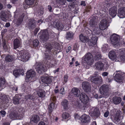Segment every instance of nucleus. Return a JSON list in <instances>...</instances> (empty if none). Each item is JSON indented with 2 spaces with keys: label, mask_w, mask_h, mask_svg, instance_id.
I'll return each instance as SVG.
<instances>
[{
  "label": "nucleus",
  "mask_w": 125,
  "mask_h": 125,
  "mask_svg": "<svg viewBox=\"0 0 125 125\" xmlns=\"http://www.w3.org/2000/svg\"><path fill=\"white\" fill-rule=\"evenodd\" d=\"M109 86L106 84H104L101 86L99 89V91L101 95L99 96V98H106L109 96L110 92Z\"/></svg>",
  "instance_id": "1"
},
{
  "label": "nucleus",
  "mask_w": 125,
  "mask_h": 125,
  "mask_svg": "<svg viewBox=\"0 0 125 125\" xmlns=\"http://www.w3.org/2000/svg\"><path fill=\"white\" fill-rule=\"evenodd\" d=\"M103 8L105 9H108V7H110L109 10V13L112 17H114L117 14V8L115 6H113L110 3H108L105 2L103 3Z\"/></svg>",
  "instance_id": "2"
},
{
  "label": "nucleus",
  "mask_w": 125,
  "mask_h": 125,
  "mask_svg": "<svg viewBox=\"0 0 125 125\" xmlns=\"http://www.w3.org/2000/svg\"><path fill=\"white\" fill-rule=\"evenodd\" d=\"M82 60L83 62L91 65L94 61L93 56L90 53L88 52L83 57Z\"/></svg>",
  "instance_id": "3"
},
{
  "label": "nucleus",
  "mask_w": 125,
  "mask_h": 125,
  "mask_svg": "<svg viewBox=\"0 0 125 125\" xmlns=\"http://www.w3.org/2000/svg\"><path fill=\"white\" fill-rule=\"evenodd\" d=\"M73 104L76 108L83 111L85 110L88 106V105L79 101H75Z\"/></svg>",
  "instance_id": "4"
},
{
  "label": "nucleus",
  "mask_w": 125,
  "mask_h": 125,
  "mask_svg": "<svg viewBox=\"0 0 125 125\" xmlns=\"http://www.w3.org/2000/svg\"><path fill=\"white\" fill-rule=\"evenodd\" d=\"M39 36L41 41L43 42L47 41L49 38V35L47 30L41 31L38 34Z\"/></svg>",
  "instance_id": "5"
},
{
  "label": "nucleus",
  "mask_w": 125,
  "mask_h": 125,
  "mask_svg": "<svg viewBox=\"0 0 125 125\" xmlns=\"http://www.w3.org/2000/svg\"><path fill=\"white\" fill-rule=\"evenodd\" d=\"M121 112L120 110L117 111L115 114L112 115L111 116L112 120L115 123L118 124L121 122L120 114Z\"/></svg>",
  "instance_id": "6"
},
{
  "label": "nucleus",
  "mask_w": 125,
  "mask_h": 125,
  "mask_svg": "<svg viewBox=\"0 0 125 125\" xmlns=\"http://www.w3.org/2000/svg\"><path fill=\"white\" fill-rule=\"evenodd\" d=\"M17 55L18 59L23 62L27 61L30 57L28 53L22 51L19 52Z\"/></svg>",
  "instance_id": "7"
},
{
  "label": "nucleus",
  "mask_w": 125,
  "mask_h": 125,
  "mask_svg": "<svg viewBox=\"0 0 125 125\" xmlns=\"http://www.w3.org/2000/svg\"><path fill=\"white\" fill-rule=\"evenodd\" d=\"M59 44L58 43L54 42L51 43H46L45 45V47L47 50L49 51H50L53 49H59Z\"/></svg>",
  "instance_id": "8"
},
{
  "label": "nucleus",
  "mask_w": 125,
  "mask_h": 125,
  "mask_svg": "<svg viewBox=\"0 0 125 125\" xmlns=\"http://www.w3.org/2000/svg\"><path fill=\"white\" fill-rule=\"evenodd\" d=\"M110 40L112 44L114 45L118 46L119 45L120 38L119 36L114 34L111 36Z\"/></svg>",
  "instance_id": "9"
},
{
  "label": "nucleus",
  "mask_w": 125,
  "mask_h": 125,
  "mask_svg": "<svg viewBox=\"0 0 125 125\" xmlns=\"http://www.w3.org/2000/svg\"><path fill=\"white\" fill-rule=\"evenodd\" d=\"M90 81L93 83L96 84H102L103 82V80L102 77L99 76H92L90 79Z\"/></svg>",
  "instance_id": "10"
},
{
  "label": "nucleus",
  "mask_w": 125,
  "mask_h": 125,
  "mask_svg": "<svg viewBox=\"0 0 125 125\" xmlns=\"http://www.w3.org/2000/svg\"><path fill=\"white\" fill-rule=\"evenodd\" d=\"M120 71H116V73L114 76L115 80L118 83H121L124 79V76L121 73Z\"/></svg>",
  "instance_id": "11"
},
{
  "label": "nucleus",
  "mask_w": 125,
  "mask_h": 125,
  "mask_svg": "<svg viewBox=\"0 0 125 125\" xmlns=\"http://www.w3.org/2000/svg\"><path fill=\"white\" fill-rule=\"evenodd\" d=\"M82 85L83 89L84 92L88 93L91 91V85L89 82L86 81L83 82L82 83Z\"/></svg>",
  "instance_id": "12"
},
{
  "label": "nucleus",
  "mask_w": 125,
  "mask_h": 125,
  "mask_svg": "<svg viewBox=\"0 0 125 125\" xmlns=\"http://www.w3.org/2000/svg\"><path fill=\"white\" fill-rule=\"evenodd\" d=\"M99 27L100 29L101 30L105 29L108 27L107 21L106 19L102 20L100 22Z\"/></svg>",
  "instance_id": "13"
},
{
  "label": "nucleus",
  "mask_w": 125,
  "mask_h": 125,
  "mask_svg": "<svg viewBox=\"0 0 125 125\" xmlns=\"http://www.w3.org/2000/svg\"><path fill=\"white\" fill-rule=\"evenodd\" d=\"M36 71L39 74L44 72V68L43 64L41 63H37L35 64Z\"/></svg>",
  "instance_id": "14"
},
{
  "label": "nucleus",
  "mask_w": 125,
  "mask_h": 125,
  "mask_svg": "<svg viewBox=\"0 0 125 125\" xmlns=\"http://www.w3.org/2000/svg\"><path fill=\"white\" fill-rule=\"evenodd\" d=\"M28 23L26 25V27L31 30L32 29L36 27L35 24V21L33 19H29L28 21Z\"/></svg>",
  "instance_id": "15"
},
{
  "label": "nucleus",
  "mask_w": 125,
  "mask_h": 125,
  "mask_svg": "<svg viewBox=\"0 0 125 125\" xmlns=\"http://www.w3.org/2000/svg\"><path fill=\"white\" fill-rule=\"evenodd\" d=\"M80 99L81 101L88 105L89 97L84 93H82L80 94Z\"/></svg>",
  "instance_id": "16"
},
{
  "label": "nucleus",
  "mask_w": 125,
  "mask_h": 125,
  "mask_svg": "<svg viewBox=\"0 0 125 125\" xmlns=\"http://www.w3.org/2000/svg\"><path fill=\"white\" fill-rule=\"evenodd\" d=\"M53 26L59 31H64L65 29L64 24L59 21L55 22Z\"/></svg>",
  "instance_id": "17"
},
{
  "label": "nucleus",
  "mask_w": 125,
  "mask_h": 125,
  "mask_svg": "<svg viewBox=\"0 0 125 125\" xmlns=\"http://www.w3.org/2000/svg\"><path fill=\"white\" fill-rule=\"evenodd\" d=\"M91 18L89 21L90 25L92 27H94L97 25V17L96 16L93 15L91 16Z\"/></svg>",
  "instance_id": "18"
},
{
  "label": "nucleus",
  "mask_w": 125,
  "mask_h": 125,
  "mask_svg": "<svg viewBox=\"0 0 125 125\" xmlns=\"http://www.w3.org/2000/svg\"><path fill=\"white\" fill-rule=\"evenodd\" d=\"M13 103L15 105L19 104L22 100L21 95L19 94H16L13 97Z\"/></svg>",
  "instance_id": "19"
},
{
  "label": "nucleus",
  "mask_w": 125,
  "mask_h": 125,
  "mask_svg": "<svg viewBox=\"0 0 125 125\" xmlns=\"http://www.w3.org/2000/svg\"><path fill=\"white\" fill-rule=\"evenodd\" d=\"M81 122L84 123H88L90 121V117L88 115L84 114L81 117Z\"/></svg>",
  "instance_id": "20"
},
{
  "label": "nucleus",
  "mask_w": 125,
  "mask_h": 125,
  "mask_svg": "<svg viewBox=\"0 0 125 125\" xmlns=\"http://www.w3.org/2000/svg\"><path fill=\"white\" fill-rule=\"evenodd\" d=\"M41 80L43 83L47 85L51 84L52 82V79L49 76H42L41 77Z\"/></svg>",
  "instance_id": "21"
},
{
  "label": "nucleus",
  "mask_w": 125,
  "mask_h": 125,
  "mask_svg": "<svg viewBox=\"0 0 125 125\" xmlns=\"http://www.w3.org/2000/svg\"><path fill=\"white\" fill-rule=\"evenodd\" d=\"M118 16L121 18L125 17V7H121L119 8L118 11Z\"/></svg>",
  "instance_id": "22"
},
{
  "label": "nucleus",
  "mask_w": 125,
  "mask_h": 125,
  "mask_svg": "<svg viewBox=\"0 0 125 125\" xmlns=\"http://www.w3.org/2000/svg\"><path fill=\"white\" fill-rule=\"evenodd\" d=\"M0 17L3 21L5 22L8 19L7 13L4 10L1 11L0 12Z\"/></svg>",
  "instance_id": "23"
},
{
  "label": "nucleus",
  "mask_w": 125,
  "mask_h": 125,
  "mask_svg": "<svg viewBox=\"0 0 125 125\" xmlns=\"http://www.w3.org/2000/svg\"><path fill=\"white\" fill-rule=\"evenodd\" d=\"M36 74L35 72L32 70L28 71L27 73L26 77L27 78L31 80L34 77Z\"/></svg>",
  "instance_id": "24"
},
{
  "label": "nucleus",
  "mask_w": 125,
  "mask_h": 125,
  "mask_svg": "<svg viewBox=\"0 0 125 125\" xmlns=\"http://www.w3.org/2000/svg\"><path fill=\"white\" fill-rule=\"evenodd\" d=\"M119 50L120 51V55L118 59L121 61H125V51L122 49Z\"/></svg>",
  "instance_id": "25"
},
{
  "label": "nucleus",
  "mask_w": 125,
  "mask_h": 125,
  "mask_svg": "<svg viewBox=\"0 0 125 125\" xmlns=\"http://www.w3.org/2000/svg\"><path fill=\"white\" fill-rule=\"evenodd\" d=\"M24 72V70L22 69H16L13 71V74L16 77H17L20 75H23Z\"/></svg>",
  "instance_id": "26"
},
{
  "label": "nucleus",
  "mask_w": 125,
  "mask_h": 125,
  "mask_svg": "<svg viewBox=\"0 0 125 125\" xmlns=\"http://www.w3.org/2000/svg\"><path fill=\"white\" fill-rule=\"evenodd\" d=\"M2 44L4 51L5 52H9L10 50V48L7 43L6 41L4 39L2 40Z\"/></svg>",
  "instance_id": "27"
},
{
  "label": "nucleus",
  "mask_w": 125,
  "mask_h": 125,
  "mask_svg": "<svg viewBox=\"0 0 125 125\" xmlns=\"http://www.w3.org/2000/svg\"><path fill=\"white\" fill-rule=\"evenodd\" d=\"M13 49H16L18 48L21 46V42L20 40L17 38L15 39L13 42Z\"/></svg>",
  "instance_id": "28"
},
{
  "label": "nucleus",
  "mask_w": 125,
  "mask_h": 125,
  "mask_svg": "<svg viewBox=\"0 0 125 125\" xmlns=\"http://www.w3.org/2000/svg\"><path fill=\"white\" fill-rule=\"evenodd\" d=\"M95 66L96 69L98 70H102L104 66V63L101 62L99 61L96 62L95 64Z\"/></svg>",
  "instance_id": "29"
},
{
  "label": "nucleus",
  "mask_w": 125,
  "mask_h": 125,
  "mask_svg": "<svg viewBox=\"0 0 125 125\" xmlns=\"http://www.w3.org/2000/svg\"><path fill=\"white\" fill-rule=\"evenodd\" d=\"M98 39L97 37L94 36L92 37L91 40L89 41V43L91 46H93L96 44Z\"/></svg>",
  "instance_id": "30"
},
{
  "label": "nucleus",
  "mask_w": 125,
  "mask_h": 125,
  "mask_svg": "<svg viewBox=\"0 0 125 125\" xmlns=\"http://www.w3.org/2000/svg\"><path fill=\"white\" fill-rule=\"evenodd\" d=\"M113 103L116 105L119 104L121 101V99L120 97L115 96L112 99Z\"/></svg>",
  "instance_id": "31"
},
{
  "label": "nucleus",
  "mask_w": 125,
  "mask_h": 125,
  "mask_svg": "<svg viewBox=\"0 0 125 125\" xmlns=\"http://www.w3.org/2000/svg\"><path fill=\"white\" fill-rule=\"evenodd\" d=\"M74 35V34L73 32L71 31H68L66 33L65 38L67 40H71L73 39Z\"/></svg>",
  "instance_id": "32"
},
{
  "label": "nucleus",
  "mask_w": 125,
  "mask_h": 125,
  "mask_svg": "<svg viewBox=\"0 0 125 125\" xmlns=\"http://www.w3.org/2000/svg\"><path fill=\"white\" fill-rule=\"evenodd\" d=\"M108 56L110 59L113 60H115L117 57L115 52L113 51H111L109 52Z\"/></svg>",
  "instance_id": "33"
},
{
  "label": "nucleus",
  "mask_w": 125,
  "mask_h": 125,
  "mask_svg": "<svg viewBox=\"0 0 125 125\" xmlns=\"http://www.w3.org/2000/svg\"><path fill=\"white\" fill-rule=\"evenodd\" d=\"M72 92L75 96L78 97L80 95V91L77 88H74L72 90Z\"/></svg>",
  "instance_id": "34"
},
{
  "label": "nucleus",
  "mask_w": 125,
  "mask_h": 125,
  "mask_svg": "<svg viewBox=\"0 0 125 125\" xmlns=\"http://www.w3.org/2000/svg\"><path fill=\"white\" fill-rule=\"evenodd\" d=\"M40 120V117L39 116L37 115H33L32 118L31 119V123L33 122L35 123H37Z\"/></svg>",
  "instance_id": "35"
},
{
  "label": "nucleus",
  "mask_w": 125,
  "mask_h": 125,
  "mask_svg": "<svg viewBox=\"0 0 125 125\" xmlns=\"http://www.w3.org/2000/svg\"><path fill=\"white\" fill-rule=\"evenodd\" d=\"M80 39L82 42L84 43L89 42V41L88 36H84L82 34L80 35Z\"/></svg>",
  "instance_id": "36"
},
{
  "label": "nucleus",
  "mask_w": 125,
  "mask_h": 125,
  "mask_svg": "<svg viewBox=\"0 0 125 125\" xmlns=\"http://www.w3.org/2000/svg\"><path fill=\"white\" fill-rule=\"evenodd\" d=\"M69 103L66 100H63L61 103V104L64 109H66L68 107Z\"/></svg>",
  "instance_id": "37"
},
{
  "label": "nucleus",
  "mask_w": 125,
  "mask_h": 125,
  "mask_svg": "<svg viewBox=\"0 0 125 125\" xmlns=\"http://www.w3.org/2000/svg\"><path fill=\"white\" fill-rule=\"evenodd\" d=\"M1 101L4 104L7 103L9 101V100L8 97L6 95H4L1 96L0 98Z\"/></svg>",
  "instance_id": "38"
},
{
  "label": "nucleus",
  "mask_w": 125,
  "mask_h": 125,
  "mask_svg": "<svg viewBox=\"0 0 125 125\" xmlns=\"http://www.w3.org/2000/svg\"><path fill=\"white\" fill-rule=\"evenodd\" d=\"M19 114L16 112H12L10 113L9 115V116L10 119H15L18 117Z\"/></svg>",
  "instance_id": "39"
},
{
  "label": "nucleus",
  "mask_w": 125,
  "mask_h": 125,
  "mask_svg": "<svg viewBox=\"0 0 125 125\" xmlns=\"http://www.w3.org/2000/svg\"><path fill=\"white\" fill-rule=\"evenodd\" d=\"M24 16V14H23L22 15L20 16L19 17L17 20L16 24L17 25H19L21 24L23 21V18Z\"/></svg>",
  "instance_id": "40"
},
{
  "label": "nucleus",
  "mask_w": 125,
  "mask_h": 125,
  "mask_svg": "<svg viewBox=\"0 0 125 125\" xmlns=\"http://www.w3.org/2000/svg\"><path fill=\"white\" fill-rule=\"evenodd\" d=\"M25 98V99L27 100L31 99L33 101L36 100L37 99L34 96L33 94L32 95L29 94L26 95Z\"/></svg>",
  "instance_id": "41"
},
{
  "label": "nucleus",
  "mask_w": 125,
  "mask_h": 125,
  "mask_svg": "<svg viewBox=\"0 0 125 125\" xmlns=\"http://www.w3.org/2000/svg\"><path fill=\"white\" fill-rule=\"evenodd\" d=\"M101 30L99 28L95 27L93 30L92 32V33L93 35H97L99 34L101 32Z\"/></svg>",
  "instance_id": "42"
},
{
  "label": "nucleus",
  "mask_w": 125,
  "mask_h": 125,
  "mask_svg": "<svg viewBox=\"0 0 125 125\" xmlns=\"http://www.w3.org/2000/svg\"><path fill=\"white\" fill-rule=\"evenodd\" d=\"M45 92L43 90H40L37 92V94H38L39 97L41 98H43L45 96Z\"/></svg>",
  "instance_id": "43"
},
{
  "label": "nucleus",
  "mask_w": 125,
  "mask_h": 125,
  "mask_svg": "<svg viewBox=\"0 0 125 125\" xmlns=\"http://www.w3.org/2000/svg\"><path fill=\"white\" fill-rule=\"evenodd\" d=\"M102 57V56L101 53L97 52L95 54L94 57V58L95 60H98L101 59Z\"/></svg>",
  "instance_id": "44"
},
{
  "label": "nucleus",
  "mask_w": 125,
  "mask_h": 125,
  "mask_svg": "<svg viewBox=\"0 0 125 125\" xmlns=\"http://www.w3.org/2000/svg\"><path fill=\"white\" fill-rule=\"evenodd\" d=\"M54 108V103H51L49 105L48 107L49 112V113H51L53 109Z\"/></svg>",
  "instance_id": "45"
},
{
  "label": "nucleus",
  "mask_w": 125,
  "mask_h": 125,
  "mask_svg": "<svg viewBox=\"0 0 125 125\" xmlns=\"http://www.w3.org/2000/svg\"><path fill=\"white\" fill-rule=\"evenodd\" d=\"M93 115L95 116H98L99 115L100 112L99 109L97 108H95L93 112Z\"/></svg>",
  "instance_id": "46"
},
{
  "label": "nucleus",
  "mask_w": 125,
  "mask_h": 125,
  "mask_svg": "<svg viewBox=\"0 0 125 125\" xmlns=\"http://www.w3.org/2000/svg\"><path fill=\"white\" fill-rule=\"evenodd\" d=\"M25 108L22 107H20L18 109L19 116L20 115L22 116L24 114L25 112Z\"/></svg>",
  "instance_id": "47"
},
{
  "label": "nucleus",
  "mask_w": 125,
  "mask_h": 125,
  "mask_svg": "<svg viewBox=\"0 0 125 125\" xmlns=\"http://www.w3.org/2000/svg\"><path fill=\"white\" fill-rule=\"evenodd\" d=\"M57 3L61 5H65L66 3V0H56Z\"/></svg>",
  "instance_id": "48"
},
{
  "label": "nucleus",
  "mask_w": 125,
  "mask_h": 125,
  "mask_svg": "<svg viewBox=\"0 0 125 125\" xmlns=\"http://www.w3.org/2000/svg\"><path fill=\"white\" fill-rule=\"evenodd\" d=\"M13 60V57L10 55H7L5 58V60L7 62H12Z\"/></svg>",
  "instance_id": "49"
},
{
  "label": "nucleus",
  "mask_w": 125,
  "mask_h": 125,
  "mask_svg": "<svg viewBox=\"0 0 125 125\" xmlns=\"http://www.w3.org/2000/svg\"><path fill=\"white\" fill-rule=\"evenodd\" d=\"M35 0H26L25 2L26 4L28 5H31L34 3Z\"/></svg>",
  "instance_id": "50"
},
{
  "label": "nucleus",
  "mask_w": 125,
  "mask_h": 125,
  "mask_svg": "<svg viewBox=\"0 0 125 125\" xmlns=\"http://www.w3.org/2000/svg\"><path fill=\"white\" fill-rule=\"evenodd\" d=\"M39 43V42L38 40L35 39L33 42V46L34 47H37L38 46Z\"/></svg>",
  "instance_id": "51"
},
{
  "label": "nucleus",
  "mask_w": 125,
  "mask_h": 125,
  "mask_svg": "<svg viewBox=\"0 0 125 125\" xmlns=\"http://www.w3.org/2000/svg\"><path fill=\"white\" fill-rule=\"evenodd\" d=\"M62 116L63 118L65 119L68 118L70 116L69 113L67 112H64L63 113Z\"/></svg>",
  "instance_id": "52"
},
{
  "label": "nucleus",
  "mask_w": 125,
  "mask_h": 125,
  "mask_svg": "<svg viewBox=\"0 0 125 125\" xmlns=\"http://www.w3.org/2000/svg\"><path fill=\"white\" fill-rule=\"evenodd\" d=\"M104 66L103 67V70L106 71L107 70L109 67L110 65L107 62H105L104 64Z\"/></svg>",
  "instance_id": "53"
},
{
  "label": "nucleus",
  "mask_w": 125,
  "mask_h": 125,
  "mask_svg": "<svg viewBox=\"0 0 125 125\" xmlns=\"http://www.w3.org/2000/svg\"><path fill=\"white\" fill-rule=\"evenodd\" d=\"M5 80L4 77H1L0 78V83L2 84H4L5 83Z\"/></svg>",
  "instance_id": "54"
},
{
  "label": "nucleus",
  "mask_w": 125,
  "mask_h": 125,
  "mask_svg": "<svg viewBox=\"0 0 125 125\" xmlns=\"http://www.w3.org/2000/svg\"><path fill=\"white\" fill-rule=\"evenodd\" d=\"M45 58L46 60H47V61L48 60H49L51 59V58L50 55H48L47 54L45 56Z\"/></svg>",
  "instance_id": "55"
},
{
  "label": "nucleus",
  "mask_w": 125,
  "mask_h": 125,
  "mask_svg": "<svg viewBox=\"0 0 125 125\" xmlns=\"http://www.w3.org/2000/svg\"><path fill=\"white\" fill-rule=\"evenodd\" d=\"M0 113L1 114V115L3 117L6 114V112L4 110H2L0 111Z\"/></svg>",
  "instance_id": "56"
},
{
  "label": "nucleus",
  "mask_w": 125,
  "mask_h": 125,
  "mask_svg": "<svg viewBox=\"0 0 125 125\" xmlns=\"http://www.w3.org/2000/svg\"><path fill=\"white\" fill-rule=\"evenodd\" d=\"M52 18L51 16H49L48 18H47L46 19V21L49 22L52 21Z\"/></svg>",
  "instance_id": "57"
},
{
  "label": "nucleus",
  "mask_w": 125,
  "mask_h": 125,
  "mask_svg": "<svg viewBox=\"0 0 125 125\" xmlns=\"http://www.w3.org/2000/svg\"><path fill=\"white\" fill-rule=\"evenodd\" d=\"M60 92L61 94H63L65 93L64 88H61L60 90Z\"/></svg>",
  "instance_id": "58"
},
{
  "label": "nucleus",
  "mask_w": 125,
  "mask_h": 125,
  "mask_svg": "<svg viewBox=\"0 0 125 125\" xmlns=\"http://www.w3.org/2000/svg\"><path fill=\"white\" fill-rule=\"evenodd\" d=\"M109 113L108 111H106L104 114V116L105 117H107Z\"/></svg>",
  "instance_id": "59"
},
{
  "label": "nucleus",
  "mask_w": 125,
  "mask_h": 125,
  "mask_svg": "<svg viewBox=\"0 0 125 125\" xmlns=\"http://www.w3.org/2000/svg\"><path fill=\"white\" fill-rule=\"evenodd\" d=\"M68 76L66 75H64V81L66 83L67 81Z\"/></svg>",
  "instance_id": "60"
},
{
  "label": "nucleus",
  "mask_w": 125,
  "mask_h": 125,
  "mask_svg": "<svg viewBox=\"0 0 125 125\" xmlns=\"http://www.w3.org/2000/svg\"><path fill=\"white\" fill-rule=\"evenodd\" d=\"M89 31H90V30L89 31H86V33L87 34V36H90L91 35V34L92 33L91 32H89Z\"/></svg>",
  "instance_id": "61"
},
{
  "label": "nucleus",
  "mask_w": 125,
  "mask_h": 125,
  "mask_svg": "<svg viewBox=\"0 0 125 125\" xmlns=\"http://www.w3.org/2000/svg\"><path fill=\"white\" fill-rule=\"evenodd\" d=\"M43 22V20L41 19L37 21L38 24H39V25H40Z\"/></svg>",
  "instance_id": "62"
},
{
  "label": "nucleus",
  "mask_w": 125,
  "mask_h": 125,
  "mask_svg": "<svg viewBox=\"0 0 125 125\" xmlns=\"http://www.w3.org/2000/svg\"><path fill=\"white\" fill-rule=\"evenodd\" d=\"M7 30L5 29H4L2 31H1V34H4L6 32H7Z\"/></svg>",
  "instance_id": "63"
},
{
  "label": "nucleus",
  "mask_w": 125,
  "mask_h": 125,
  "mask_svg": "<svg viewBox=\"0 0 125 125\" xmlns=\"http://www.w3.org/2000/svg\"><path fill=\"white\" fill-rule=\"evenodd\" d=\"M38 125H46L45 123L41 121L40 122Z\"/></svg>",
  "instance_id": "64"
}]
</instances>
